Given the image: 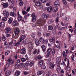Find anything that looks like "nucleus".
<instances>
[{
    "label": "nucleus",
    "mask_w": 76,
    "mask_h": 76,
    "mask_svg": "<svg viewBox=\"0 0 76 76\" xmlns=\"http://www.w3.org/2000/svg\"><path fill=\"white\" fill-rule=\"evenodd\" d=\"M46 20L44 19L42 20H38L37 22L35 24L32 25V27L34 28L36 26V25L37 26H42L44 25L45 23V22Z\"/></svg>",
    "instance_id": "nucleus-1"
},
{
    "label": "nucleus",
    "mask_w": 76,
    "mask_h": 76,
    "mask_svg": "<svg viewBox=\"0 0 76 76\" xmlns=\"http://www.w3.org/2000/svg\"><path fill=\"white\" fill-rule=\"evenodd\" d=\"M56 43H57V45H55V47H57V48H58L57 50L59 51V50L61 48L62 44L61 42L59 41H56Z\"/></svg>",
    "instance_id": "nucleus-2"
},
{
    "label": "nucleus",
    "mask_w": 76,
    "mask_h": 76,
    "mask_svg": "<svg viewBox=\"0 0 76 76\" xmlns=\"http://www.w3.org/2000/svg\"><path fill=\"white\" fill-rule=\"evenodd\" d=\"M4 31L5 34H9L11 33L12 30H11V29H10V28L7 27L5 28Z\"/></svg>",
    "instance_id": "nucleus-3"
},
{
    "label": "nucleus",
    "mask_w": 76,
    "mask_h": 76,
    "mask_svg": "<svg viewBox=\"0 0 76 76\" xmlns=\"http://www.w3.org/2000/svg\"><path fill=\"white\" fill-rule=\"evenodd\" d=\"M31 17L32 18L31 21L33 22H35L36 21V18H37V16L35 15V14L33 13L32 15H31Z\"/></svg>",
    "instance_id": "nucleus-4"
},
{
    "label": "nucleus",
    "mask_w": 76,
    "mask_h": 76,
    "mask_svg": "<svg viewBox=\"0 0 76 76\" xmlns=\"http://www.w3.org/2000/svg\"><path fill=\"white\" fill-rule=\"evenodd\" d=\"M20 32L19 28H17L15 29L14 34L15 35H18L19 34Z\"/></svg>",
    "instance_id": "nucleus-5"
},
{
    "label": "nucleus",
    "mask_w": 76,
    "mask_h": 76,
    "mask_svg": "<svg viewBox=\"0 0 76 76\" xmlns=\"http://www.w3.org/2000/svg\"><path fill=\"white\" fill-rule=\"evenodd\" d=\"M42 16L44 19L45 20V19H47L48 18L49 15L48 14H43L42 15Z\"/></svg>",
    "instance_id": "nucleus-6"
},
{
    "label": "nucleus",
    "mask_w": 76,
    "mask_h": 76,
    "mask_svg": "<svg viewBox=\"0 0 76 76\" xmlns=\"http://www.w3.org/2000/svg\"><path fill=\"white\" fill-rule=\"evenodd\" d=\"M51 48H50L48 49L47 51V54L46 55V57H48H48H50L49 56L50 55V53H51Z\"/></svg>",
    "instance_id": "nucleus-7"
},
{
    "label": "nucleus",
    "mask_w": 76,
    "mask_h": 76,
    "mask_svg": "<svg viewBox=\"0 0 76 76\" xmlns=\"http://www.w3.org/2000/svg\"><path fill=\"white\" fill-rule=\"evenodd\" d=\"M40 52V50H39V49H38V50H37V49H36L34 50L33 54H37H37H39Z\"/></svg>",
    "instance_id": "nucleus-8"
},
{
    "label": "nucleus",
    "mask_w": 76,
    "mask_h": 76,
    "mask_svg": "<svg viewBox=\"0 0 76 76\" xmlns=\"http://www.w3.org/2000/svg\"><path fill=\"white\" fill-rule=\"evenodd\" d=\"M49 41L50 44H54L55 42V38L54 37H52L49 39Z\"/></svg>",
    "instance_id": "nucleus-9"
},
{
    "label": "nucleus",
    "mask_w": 76,
    "mask_h": 76,
    "mask_svg": "<svg viewBox=\"0 0 76 76\" xmlns=\"http://www.w3.org/2000/svg\"><path fill=\"white\" fill-rule=\"evenodd\" d=\"M26 49L24 48H23L21 49L20 51V53L22 54L23 55L25 54L26 53Z\"/></svg>",
    "instance_id": "nucleus-10"
},
{
    "label": "nucleus",
    "mask_w": 76,
    "mask_h": 76,
    "mask_svg": "<svg viewBox=\"0 0 76 76\" xmlns=\"http://www.w3.org/2000/svg\"><path fill=\"white\" fill-rule=\"evenodd\" d=\"M28 45L29 48H30L31 50L33 49L34 46L33 45V44L32 42H29Z\"/></svg>",
    "instance_id": "nucleus-11"
},
{
    "label": "nucleus",
    "mask_w": 76,
    "mask_h": 76,
    "mask_svg": "<svg viewBox=\"0 0 76 76\" xmlns=\"http://www.w3.org/2000/svg\"><path fill=\"white\" fill-rule=\"evenodd\" d=\"M8 61L9 62V64H13L14 63V60L11 59H8Z\"/></svg>",
    "instance_id": "nucleus-12"
},
{
    "label": "nucleus",
    "mask_w": 76,
    "mask_h": 76,
    "mask_svg": "<svg viewBox=\"0 0 76 76\" xmlns=\"http://www.w3.org/2000/svg\"><path fill=\"white\" fill-rule=\"evenodd\" d=\"M61 58L60 57H58L56 59V62L57 64H59L60 63V62L61 61Z\"/></svg>",
    "instance_id": "nucleus-13"
},
{
    "label": "nucleus",
    "mask_w": 76,
    "mask_h": 76,
    "mask_svg": "<svg viewBox=\"0 0 76 76\" xmlns=\"http://www.w3.org/2000/svg\"><path fill=\"white\" fill-rule=\"evenodd\" d=\"M18 23V22L17 21L14 20L13 21L12 25H13V26H17Z\"/></svg>",
    "instance_id": "nucleus-14"
},
{
    "label": "nucleus",
    "mask_w": 76,
    "mask_h": 76,
    "mask_svg": "<svg viewBox=\"0 0 76 76\" xmlns=\"http://www.w3.org/2000/svg\"><path fill=\"white\" fill-rule=\"evenodd\" d=\"M35 44L37 45H39V40L37 39H36L35 40Z\"/></svg>",
    "instance_id": "nucleus-15"
},
{
    "label": "nucleus",
    "mask_w": 76,
    "mask_h": 76,
    "mask_svg": "<svg viewBox=\"0 0 76 76\" xmlns=\"http://www.w3.org/2000/svg\"><path fill=\"white\" fill-rule=\"evenodd\" d=\"M54 5H55V6H57L58 7L60 5V1H56L54 3Z\"/></svg>",
    "instance_id": "nucleus-16"
},
{
    "label": "nucleus",
    "mask_w": 76,
    "mask_h": 76,
    "mask_svg": "<svg viewBox=\"0 0 76 76\" xmlns=\"http://www.w3.org/2000/svg\"><path fill=\"white\" fill-rule=\"evenodd\" d=\"M58 8L57 7H54L52 9L53 11V12H56L58 11Z\"/></svg>",
    "instance_id": "nucleus-17"
},
{
    "label": "nucleus",
    "mask_w": 76,
    "mask_h": 76,
    "mask_svg": "<svg viewBox=\"0 0 76 76\" xmlns=\"http://www.w3.org/2000/svg\"><path fill=\"white\" fill-rule=\"evenodd\" d=\"M44 63V61L43 60H41L38 63V65L39 66H42L43 65V63Z\"/></svg>",
    "instance_id": "nucleus-18"
},
{
    "label": "nucleus",
    "mask_w": 76,
    "mask_h": 76,
    "mask_svg": "<svg viewBox=\"0 0 76 76\" xmlns=\"http://www.w3.org/2000/svg\"><path fill=\"white\" fill-rule=\"evenodd\" d=\"M3 7L4 8H6L8 6H9V3H4L2 4Z\"/></svg>",
    "instance_id": "nucleus-19"
},
{
    "label": "nucleus",
    "mask_w": 76,
    "mask_h": 76,
    "mask_svg": "<svg viewBox=\"0 0 76 76\" xmlns=\"http://www.w3.org/2000/svg\"><path fill=\"white\" fill-rule=\"evenodd\" d=\"M52 9L53 8L51 7H50L48 8H46V9H47L48 12L49 13H50V12H51Z\"/></svg>",
    "instance_id": "nucleus-20"
},
{
    "label": "nucleus",
    "mask_w": 76,
    "mask_h": 76,
    "mask_svg": "<svg viewBox=\"0 0 76 76\" xmlns=\"http://www.w3.org/2000/svg\"><path fill=\"white\" fill-rule=\"evenodd\" d=\"M35 4L36 6H41V3L39 1H37L35 3Z\"/></svg>",
    "instance_id": "nucleus-21"
},
{
    "label": "nucleus",
    "mask_w": 76,
    "mask_h": 76,
    "mask_svg": "<svg viewBox=\"0 0 76 76\" xmlns=\"http://www.w3.org/2000/svg\"><path fill=\"white\" fill-rule=\"evenodd\" d=\"M0 26L1 28H4L5 26V23L3 22H1L0 23Z\"/></svg>",
    "instance_id": "nucleus-22"
},
{
    "label": "nucleus",
    "mask_w": 76,
    "mask_h": 76,
    "mask_svg": "<svg viewBox=\"0 0 76 76\" xmlns=\"http://www.w3.org/2000/svg\"><path fill=\"white\" fill-rule=\"evenodd\" d=\"M11 74V72L10 71H7L5 73L6 76H9Z\"/></svg>",
    "instance_id": "nucleus-23"
},
{
    "label": "nucleus",
    "mask_w": 76,
    "mask_h": 76,
    "mask_svg": "<svg viewBox=\"0 0 76 76\" xmlns=\"http://www.w3.org/2000/svg\"><path fill=\"white\" fill-rule=\"evenodd\" d=\"M10 15L12 16V17H16V14L13 12H10Z\"/></svg>",
    "instance_id": "nucleus-24"
},
{
    "label": "nucleus",
    "mask_w": 76,
    "mask_h": 76,
    "mask_svg": "<svg viewBox=\"0 0 76 76\" xmlns=\"http://www.w3.org/2000/svg\"><path fill=\"white\" fill-rule=\"evenodd\" d=\"M41 47L42 49V51L43 52H45V50H46V48H45V46L44 45H42L41 46Z\"/></svg>",
    "instance_id": "nucleus-25"
},
{
    "label": "nucleus",
    "mask_w": 76,
    "mask_h": 76,
    "mask_svg": "<svg viewBox=\"0 0 76 76\" xmlns=\"http://www.w3.org/2000/svg\"><path fill=\"white\" fill-rule=\"evenodd\" d=\"M28 57L26 58V59L24 58H21V60L22 62H25V61H26V60H28Z\"/></svg>",
    "instance_id": "nucleus-26"
},
{
    "label": "nucleus",
    "mask_w": 76,
    "mask_h": 76,
    "mask_svg": "<svg viewBox=\"0 0 76 76\" xmlns=\"http://www.w3.org/2000/svg\"><path fill=\"white\" fill-rule=\"evenodd\" d=\"M61 69V67L60 66V65H58L57 66V67L56 69V70L58 72H60V69Z\"/></svg>",
    "instance_id": "nucleus-27"
},
{
    "label": "nucleus",
    "mask_w": 76,
    "mask_h": 76,
    "mask_svg": "<svg viewBox=\"0 0 76 76\" xmlns=\"http://www.w3.org/2000/svg\"><path fill=\"white\" fill-rule=\"evenodd\" d=\"M52 34L53 35H56L57 34V29H54L52 30Z\"/></svg>",
    "instance_id": "nucleus-28"
},
{
    "label": "nucleus",
    "mask_w": 76,
    "mask_h": 76,
    "mask_svg": "<svg viewBox=\"0 0 76 76\" xmlns=\"http://www.w3.org/2000/svg\"><path fill=\"white\" fill-rule=\"evenodd\" d=\"M12 22H13V18H10L8 21V23L10 24L12 23Z\"/></svg>",
    "instance_id": "nucleus-29"
},
{
    "label": "nucleus",
    "mask_w": 76,
    "mask_h": 76,
    "mask_svg": "<svg viewBox=\"0 0 76 76\" xmlns=\"http://www.w3.org/2000/svg\"><path fill=\"white\" fill-rule=\"evenodd\" d=\"M64 58H65L67 57V54L66 53V52L64 51L62 53Z\"/></svg>",
    "instance_id": "nucleus-30"
},
{
    "label": "nucleus",
    "mask_w": 76,
    "mask_h": 76,
    "mask_svg": "<svg viewBox=\"0 0 76 76\" xmlns=\"http://www.w3.org/2000/svg\"><path fill=\"white\" fill-rule=\"evenodd\" d=\"M20 72L19 71L17 70L15 72V74L16 76H19L20 75Z\"/></svg>",
    "instance_id": "nucleus-31"
},
{
    "label": "nucleus",
    "mask_w": 76,
    "mask_h": 76,
    "mask_svg": "<svg viewBox=\"0 0 76 76\" xmlns=\"http://www.w3.org/2000/svg\"><path fill=\"white\" fill-rule=\"evenodd\" d=\"M69 60H68L67 66L66 67L67 70H68V71H69L70 70V69H71L70 67L68 66H69Z\"/></svg>",
    "instance_id": "nucleus-32"
},
{
    "label": "nucleus",
    "mask_w": 76,
    "mask_h": 76,
    "mask_svg": "<svg viewBox=\"0 0 76 76\" xmlns=\"http://www.w3.org/2000/svg\"><path fill=\"white\" fill-rule=\"evenodd\" d=\"M20 67H25V65H24V64L23 63H21L20 64Z\"/></svg>",
    "instance_id": "nucleus-33"
},
{
    "label": "nucleus",
    "mask_w": 76,
    "mask_h": 76,
    "mask_svg": "<svg viewBox=\"0 0 76 76\" xmlns=\"http://www.w3.org/2000/svg\"><path fill=\"white\" fill-rule=\"evenodd\" d=\"M48 30L52 31L53 29V27L51 26H49L48 27Z\"/></svg>",
    "instance_id": "nucleus-34"
},
{
    "label": "nucleus",
    "mask_w": 76,
    "mask_h": 76,
    "mask_svg": "<svg viewBox=\"0 0 76 76\" xmlns=\"http://www.w3.org/2000/svg\"><path fill=\"white\" fill-rule=\"evenodd\" d=\"M56 66L55 64H50V69H54V66Z\"/></svg>",
    "instance_id": "nucleus-35"
},
{
    "label": "nucleus",
    "mask_w": 76,
    "mask_h": 76,
    "mask_svg": "<svg viewBox=\"0 0 76 76\" xmlns=\"http://www.w3.org/2000/svg\"><path fill=\"white\" fill-rule=\"evenodd\" d=\"M28 40H24L23 42L24 43V44H29V42Z\"/></svg>",
    "instance_id": "nucleus-36"
},
{
    "label": "nucleus",
    "mask_w": 76,
    "mask_h": 76,
    "mask_svg": "<svg viewBox=\"0 0 76 76\" xmlns=\"http://www.w3.org/2000/svg\"><path fill=\"white\" fill-rule=\"evenodd\" d=\"M44 72L43 71L39 72L37 73V75H41V74H42Z\"/></svg>",
    "instance_id": "nucleus-37"
},
{
    "label": "nucleus",
    "mask_w": 76,
    "mask_h": 76,
    "mask_svg": "<svg viewBox=\"0 0 76 76\" xmlns=\"http://www.w3.org/2000/svg\"><path fill=\"white\" fill-rule=\"evenodd\" d=\"M19 64H18V62H16L15 63V68L18 69L19 68Z\"/></svg>",
    "instance_id": "nucleus-38"
},
{
    "label": "nucleus",
    "mask_w": 76,
    "mask_h": 76,
    "mask_svg": "<svg viewBox=\"0 0 76 76\" xmlns=\"http://www.w3.org/2000/svg\"><path fill=\"white\" fill-rule=\"evenodd\" d=\"M39 41L42 44H44V39L41 37L39 39Z\"/></svg>",
    "instance_id": "nucleus-39"
},
{
    "label": "nucleus",
    "mask_w": 76,
    "mask_h": 76,
    "mask_svg": "<svg viewBox=\"0 0 76 76\" xmlns=\"http://www.w3.org/2000/svg\"><path fill=\"white\" fill-rule=\"evenodd\" d=\"M53 22H54V20H50L48 21V24H49V25H50V24H51V23H53Z\"/></svg>",
    "instance_id": "nucleus-40"
},
{
    "label": "nucleus",
    "mask_w": 76,
    "mask_h": 76,
    "mask_svg": "<svg viewBox=\"0 0 76 76\" xmlns=\"http://www.w3.org/2000/svg\"><path fill=\"white\" fill-rule=\"evenodd\" d=\"M22 13L23 15H25L26 16H28V13H27V12H26V11H22Z\"/></svg>",
    "instance_id": "nucleus-41"
},
{
    "label": "nucleus",
    "mask_w": 76,
    "mask_h": 76,
    "mask_svg": "<svg viewBox=\"0 0 76 76\" xmlns=\"http://www.w3.org/2000/svg\"><path fill=\"white\" fill-rule=\"evenodd\" d=\"M47 37H48V36H50L51 35V32L50 31H47L46 33Z\"/></svg>",
    "instance_id": "nucleus-42"
},
{
    "label": "nucleus",
    "mask_w": 76,
    "mask_h": 76,
    "mask_svg": "<svg viewBox=\"0 0 76 76\" xmlns=\"http://www.w3.org/2000/svg\"><path fill=\"white\" fill-rule=\"evenodd\" d=\"M22 16L20 15H19L18 16V21H21V20H22Z\"/></svg>",
    "instance_id": "nucleus-43"
},
{
    "label": "nucleus",
    "mask_w": 76,
    "mask_h": 76,
    "mask_svg": "<svg viewBox=\"0 0 76 76\" xmlns=\"http://www.w3.org/2000/svg\"><path fill=\"white\" fill-rule=\"evenodd\" d=\"M34 61H33L31 62L29 64L30 66V67H32V66L34 65Z\"/></svg>",
    "instance_id": "nucleus-44"
},
{
    "label": "nucleus",
    "mask_w": 76,
    "mask_h": 76,
    "mask_svg": "<svg viewBox=\"0 0 76 76\" xmlns=\"http://www.w3.org/2000/svg\"><path fill=\"white\" fill-rule=\"evenodd\" d=\"M38 57L39 61V60H40L43 57L41 56V55H38Z\"/></svg>",
    "instance_id": "nucleus-45"
},
{
    "label": "nucleus",
    "mask_w": 76,
    "mask_h": 76,
    "mask_svg": "<svg viewBox=\"0 0 76 76\" xmlns=\"http://www.w3.org/2000/svg\"><path fill=\"white\" fill-rule=\"evenodd\" d=\"M14 57L15 60H17L18 59V55L16 54H15L14 56Z\"/></svg>",
    "instance_id": "nucleus-46"
},
{
    "label": "nucleus",
    "mask_w": 76,
    "mask_h": 76,
    "mask_svg": "<svg viewBox=\"0 0 76 76\" xmlns=\"http://www.w3.org/2000/svg\"><path fill=\"white\" fill-rule=\"evenodd\" d=\"M9 15H10V13H9V12H7L6 14H5L4 15L6 17H8V16H9Z\"/></svg>",
    "instance_id": "nucleus-47"
},
{
    "label": "nucleus",
    "mask_w": 76,
    "mask_h": 76,
    "mask_svg": "<svg viewBox=\"0 0 76 76\" xmlns=\"http://www.w3.org/2000/svg\"><path fill=\"white\" fill-rule=\"evenodd\" d=\"M10 53V51L7 50L5 52V53L6 56H7V55H8V54H9Z\"/></svg>",
    "instance_id": "nucleus-48"
},
{
    "label": "nucleus",
    "mask_w": 76,
    "mask_h": 76,
    "mask_svg": "<svg viewBox=\"0 0 76 76\" xmlns=\"http://www.w3.org/2000/svg\"><path fill=\"white\" fill-rule=\"evenodd\" d=\"M26 37V36L25 35H23L21 36V39H24Z\"/></svg>",
    "instance_id": "nucleus-49"
},
{
    "label": "nucleus",
    "mask_w": 76,
    "mask_h": 76,
    "mask_svg": "<svg viewBox=\"0 0 76 76\" xmlns=\"http://www.w3.org/2000/svg\"><path fill=\"white\" fill-rule=\"evenodd\" d=\"M2 19L3 21H6L7 19V18L6 17H3Z\"/></svg>",
    "instance_id": "nucleus-50"
},
{
    "label": "nucleus",
    "mask_w": 76,
    "mask_h": 76,
    "mask_svg": "<svg viewBox=\"0 0 76 76\" xmlns=\"http://www.w3.org/2000/svg\"><path fill=\"white\" fill-rule=\"evenodd\" d=\"M2 41H6V37L4 36V35L3 36V37H2Z\"/></svg>",
    "instance_id": "nucleus-51"
},
{
    "label": "nucleus",
    "mask_w": 76,
    "mask_h": 76,
    "mask_svg": "<svg viewBox=\"0 0 76 76\" xmlns=\"http://www.w3.org/2000/svg\"><path fill=\"white\" fill-rule=\"evenodd\" d=\"M23 73L25 75H28L29 73V72L27 71H24L23 72Z\"/></svg>",
    "instance_id": "nucleus-52"
},
{
    "label": "nucleus",
    "mask_w": 76,
    "mask_h": 76,
    "mask_svg": "<svg viewBox=\"0 0 76 76\" xmlns=\"http://www.w3.org/2000/svg\"><path fill=\"white\" fill-rule=\"evenodd\" d=\"M23 2L22 1H21L19 3V5L21 6H23Z\"/></svg>",
    "instance_id": "nucleus-53"
},
{
    "label": "nucleus",
    "mask_w": 76,
    "mask_h": 76,
    "mask_svg": "<svg viewBox=\"0 0 76 76\" xmlns=\"http://www.w3.org/2000/svg\"><path fill=\"white\" fill-rule=\"evenodd\" d=\"M51 51H52V54H53V55H54V54L55 53V50H54V49H51Z\"/></svg>",
    "instance_id": "nucleus-54"
},
{
    "label": "nucleus",
    "mask_w": 76,
    "mask_h": 76,
    "mask_svg": "<svg viewBox=\"0 0 76 76\" xmlns=\"http://www.w3.org/2000/svg\"><path fill=\"white\" fill-rule=\"evenodd\" d=\"M31 37L33 38H34L35 37V34L32 33L31 34Z\"/></svg>",
    "instance_id": "nucleus-55"
},
{
    "label": "nucleus",
    "mask_w": 76,
    "mask_h": 76,
    "mask_svg": "<svg viewBox=\"0 0 76 76\" xmlns=\"http://www.w3.org/2000/svg\"><path fill=\"white\" fill-rule=\"evenodd\" d=\"M15 2L14 1V0H12V1L11 2V5L13 6L14 5H15Z\"/></svg>",
    "instance_id": "nucleus-56"
},
{
    "label": "nucleus",
    "mask_w": 76,
    "mask_h": 76,
    "mask_svg": "<svg viewBox=\"0 0 76 76\" xmlns=\"http://www.w3.org/2000/svg\"><path fill=\"white\" fill-rule=\"evenodd\" d=\"M63 3L64 4H65V5L67 4V2H66V1L65 0H63Z\"/></svg>",
    "instance_id": "nucleus-57"
},
{
    "label": "nucleus",
    "mask_w": 76,
    "mask_h": 76,
    "mask_svg": "<svg viewBox=\"0 0 76 76\" xmlns=\"http://www.w3.org/2000/svg\"><path fill=\"white\" fill-rule=\"evenodd\" d=\"M10 42L9 43L10 45H11L12 44H13V41L12 39L10 40Z\"/></svg>",
    "instance_id": "nucleus-58"
},
{
    "label": "nucleus",
    "mask_w": 76,
    "mask_h": 76,
    "mask_svg": "<svg viewBox=\"0 0 76 76\" xmlns=\"http://www.w3.org/2000/svg\"><path fill=\"white\" fill-rule=\"evenodd\" d=\"M46 68V67H45V65H43L42 66V69H45Z\"/></svg>",
    "instance_id": "nucleus-59"
},
{
    "label": "nucleus",
    "mask_w": 76,
    "mask_h": 76,
    "mask_svg": "<svg viewBox=\"0 0 76 76\" xmlns=\"http://www.w3.org/2000/svg\"><path fill=\"white\" fill-rule=\"evenodd\" d=\"M13 11L14 12H16V7H14L13 8Z\"/></svg>",
    "instance_id": "nucleus-60"
},
{
    "label": "nucleus",
    "mask_w": 76,
    "mask_h": 76,
    "mask_svg": "<svg viewBox=\"0 0 76 76\" xmlns=\"http://www.w3.org/2000/svg\"><path fill=\"white\" fill-rule=\"evenodd\" d=\"M38 35L39 36V37H40V36H41V32L39 31L38 32Z\"/></svg>",
    "instance_id": "nucleus-61"
},
{
    "label": "nucleus",
    "mask_w": 76,
    "mask_h": 76,
    "mask_svg": "<svg viewBox=\"0 0 76 76\" xmlns=\"http://www.w3.org/2000/svg\"><path fill=\"white\" fill-rule=\"evenodd\" d=\"M44 42H45V44H47V43H48V40L46 39L44 41Z\"/></svg>",
    "instance_id": "nucleus-62"
},
{
    "label": "nucleus",
    "mask_w": 76,
    "mask_h": 76,
    "mask_svg": "<svg viewBox=\"0 0 76 76\" xmlns=\"http://www.w3.org/2000/svg\"><path fill=\"white\" fill-rule=\"evenodd\" d=\"M65 20H66V21H67L69 20V17H66L64 19Z\"/></svg>",
    "instance_id": "nucleus-63"
},
{
    "label": "nucleus",
    "mask_w": 76,
    "mask_h": 76,
    "mask_svg": "<svg viewBox=\"0 0 76 76\" xmlns=\"http://www.w3.org/2000/svg\"><path fill=\"white\" fill-rule=\"evenodd\" d=\"M10 64L9 63H8L6 64V67H9V66H10Z\"/></svg>",
    "instance_id": "nucleus-64"
}]
</instances>
